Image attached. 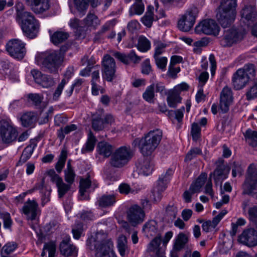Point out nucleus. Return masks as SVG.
Here are the masks:
<instances>
[{"mask_svg":"<svg viewBox=\"0 0 257 257\" xmlns=\"http://www.w3.org/2000/svg\"><path fill=\"white\" fill-rule=\"evenodd\" d=\"M83 231V226L81 223H77L72 228V231L73 234V237L75 239H79L81 236V234Z\"/></svg>","mask_w":257,"mask_h":257,"instance_id":"nucleus-61","label":"nucleus"},{"mask_svg":"<svg viewBox=\"0 0 257 257\" xmlns=\"http://www.w3.org/2000/svg\"><path fill=\"white\" fill-rule=\"evenodd\" d=\"M16 20L21 24L22 30L26 36L31 39L37 36L40 24L31 13L17 10Z\"/></svg>","mask_w":257,"mask_h":257,"instance_id":"nucleus-2","label":"nucleus"},{"mask_svg":"<svg viewBox=\"0 0 257 257\" xmlns=\"http://www.w3.org/2000/svg\"><path fill=\"white\" fill-rule=\"evenodd\" d=\"M145 217L144 210L138 205H133L127 212V220L134 226L142 223Z\"/></svg>","mask_w":257,"mask_h":257,"instance_id":"nucleus-15","label":"nucleus"},{"mask_svg":"<svg viewBox=\"0 0 257 257\" xmlns=\"http://www.w3.org/2000/svg\"><path fill=\"white\" fill-rule=\"evenodd\" d=\"M113 55L115 58L124 64H128L131 62L137 64L141 61L142 59L141 57L136 54L135 51L133 50H131L128 54L116 52L114 53Z\"/></svg>","mask_w":257,"mask_h":257,"instance_id":"nucleus-23","label":"nucleus"},{"mask_svg":"<svg viewBox=\"0 0 257 257\" xmlns=\"http://www.w3.org/2000/svg\"><path fill=\"white\" fill-rule=\"evenodd\" d=\"M161 242V236L160 235L158 234L149 244L148 250L150 252L155 253L157 257H166V248L163 245L162 246H160Z\"/></svg>","mask_w":257,"mask_h":257,"instance_id":"nucleus-24","label":"nucleus"},{"mask_svg":"<svg viewBox=\"0 0 257 257\" xmlns=\"http://www.w3.org/2000/svg\"><path fill=\"white\" fill-rule=\"evenodd\" d=\"M156 64L157 67L163 71L166 69L167 64V58L165 57H154Z\"/></svg>","mask_w":257,"mask_h":257,"instance_id":"nucleus-54","label":"nucleus"},{"mask_svg":"<svg viewBox=\"0 0 257 257\" xmlns=\"http://www.w3.org/2000/svg\"><path fill=\"white\" fill-rule=\"evenodd\" d=\"M256 12L254 8L251 6H245L241 11V16L242 19H245L246 20H251L255 17Z\"/></svg>","mask_w":257,"mask_h":257,"instance_id":"nucleus-45","label":"nucleus"},{"mask_svg":"<svg viewBox=\"0 0 257 257\" xmlns=\"http://www.w3.org/2000/svg\"><path fill=\"white\" fill-rule=\"evenodd\" d=\"M167 100L168 105L171 107L174 108L176 107L178 103L181 102V98L178 93L173 90L168 94Z\"/></svg>","mask_w":257,"mask_h":257,"instance_id":"nucleus-46","label":"nucleus"},{"mask_svg":"<svg viewBox=\"0 0 257 257\" xmlns=\"http://www.w3.org/2000/svg\"><path fill=\"white\" fill-rule=\"evenodd\" d=\"M257 183V165L251 164L247 169V176L243 184L244 193L251 194L257 199L256 190Z\"/></svg>","mask_w":257,"mask_h":257,"instance_id":"nucleus-8","label":"nucleus"},{"mask_svg":"<svg viewBox=\"0 0 257 257\" xmlns=\"http://www.w3.org/2000/svg\"><path fill=\"white\" fill-rule=\"evenodd\" d=\"M195 32L197 34L217 35L219 27L213 20H205L199 23L195 27Z\"/></svg>","mask_w":257,"mask_h":257,"instance_id":"nucleus-14","label":"nucleus"},{"mask_svg":"<svg viewBox=\"0 0 257 257\" xmlns=\"http://www.w3.org/2000/svg\"><path fill=\"white\" fill-rule=\"evenodd\" d=\"M50 8L49 0H40L31 9L35 14H42L48 11Z\"/></svg>","mask_w":257,"mask_h":257,"instance_id":"nucleus-35","label":"nucleus"},{"mask_svg":"<svg viewBox=\"0 0 257 257\" xmlns=\"http://www.w3.org/2000/svg\"><path fill=\"white\" fill-rule=\"evenodd\" d=\"M200 132L201 128L198 124L196 122L193 123L191 126V134L194 140L196 141L199 139Z\"/></svg>","mask_w":257,"mask_h":257,"instance_id":"nucleus-53","label":"nucleus"},{"mask_svg":"<svg viewBox=\"0 0 257 257\" xmlns=\"http://www.w3.org/2000/svg\"><path fill=\"white\" fill-rule=\"evenodd\" d=\"M201 153V151L199 148H195L192 149L187 153L185 160L186 161H190L196 157L197 155L200 154Z\"/></svg>","mask_w":257,"mask_h":257,"instance_id":"nucleus-62","label":"nucleus"},{"mask_svg":"<svg viewBox=\"0 0 257 257\" xmlns=\"http://www.w3.org/2000/svg\"><path fill=\"white\" fill-rule=\"evenodd\" d=\"M133 155V152L130 147H121L112 154L110 164L114 167L121 168L127 164Z\"/></svg>","mask_w":257,"mask_h":257,"instance_id":"nucleus-6","label":"nucleus"},{"mask_svg":"<svg viewBox=\"0 0 257 257\" xmlns=\"http://www.w3.org/2000/svg\"><path fill=\"white\" fill-rule=\"evenodd\" d=\"M96 142V139L92 133L90 132L88 135L87 140L81 149V152L83 154L91 152L93 150Z\"/></svg>","mask_w":257,"mask_h":257,"instance_id":"nucleus-37","label":"nucleus"},{"mask_svg":"<svg viewBox=\"0 0 257 257\" xmlns=\"http://www.w3.org/2000/svg\"><path fill=\"white\" fill-rule=\"evenodd\" d=\"M76 174L71 166V162L69 160L67 163V167L64 170V179L65 181L69 184L72 185L75 180Z\"/></svg>","mask_w":257,"mask_h":257,"instance_id":"nucleus-38","label":"nucleus"},{"mask_svg":"<svg viewBox=\"0 0 257 257\" xmlns=\"http://www.w3.org/2000/svg\"><path fill=\"white\" fill-rule=\"evenodd\" d=\"M249 218L257 228V206H255L249 208L248 211Z\"/></svg>","mask_w":257,"mask_h":257,"instance_id":"nucleus-55","label":"nucleus"},{"mask_svg":"<svg viewBox=\"0 0 257 257\" xmlns=\"http://www.w3.org/2000/svg\"><path fill=\"white\" fill-rule=\"evenodd\" d=\"M238 241L249 247L257 245V231L254 228L244 229L238 236Z\"/></svg>","mask_w":257,"mask_h":257,"instance_id":"nucleus-18","label":"nucleus"},{"mask_svg":"<svg viewBox=\"0 0 257 257\" xmlns=\"http://www.w3.org/2000/svg\"><path fill=\"white\" fill-rule=\"evenodd\" d=\"M216 168L213 173L210 174V177L213 175V178L216 184L219 183L221 186L222 181L225 179L230 171V168L224 164L222 159H219L216 162Z\"/></svg>","mask_w":257,"mask_h":257,"instance_id":"nucleus-16","label":"nucleus"},{"mask_svg":"<svg viewBox=\"0 0 257 257\" xmlns=\"http://www.w3.org/2000/svg\"><path fill=\"white\" fill-rule=\"evenodd\" d=\"M243 72V74L248 77L249 80L252 79L255 76V68L254 65L247 64L242 68L238 69Z\"/></svg>","mask_w":257,"mask_h":257,"instance_id":"nucleus-47","label":"nucleus"},{"mask_svg":"<svg viewBox=\"0 0 257 257\" xmlns=\"http://www.w3.org/2000/svg\"><path fill=\"white\" fill-rule=\"evenodd\" d=\"M165 91V87L161 82L153 83L148 86L143 94V99L149 103H153L155 96V92L161 94Z\"/></svg>","mask_w":257,"mask_h":257,"instance_id":"nucleus-19","label":"nucleus"},{"mask_svg":"<svg viewBox=\"0 0 257 257\" xmlns=\"http://www.w3.org/2000/svg\"><path fill=\"white\" fill-rule=\"evenodd\" d=\"M143 231L147 236H153L158 234L157 223L153 220L148 221L143 226Z\"/></svg>","mask_w":257,"mask_h":257,"instance_id":"nucleus-29","label":"nucleus"},{"mask_svg":"<svg viewBox=\"0 0 257 257\" xmlns=\"http://www.w3.org/2000/svg\"><path fill=\"white\" fill-rule=\"evenodd\" d=\"M165 47L166 45L161 42L156 43L154 57H160V55L164 52Z\"/></svg>","mask_w":257,"mask_h":257,"instance_id":"nucleus-64","label":"nucleus"},{"mask_svg":"<svg viewBox=\"0 0 257 257\" xmlns=\"http://www.w3.org/2000/svg\"><path fill=\"white\" fill-rule=\"evenodd\" d=\"M85 26L96 28L100 24V21L97 17L93 14L88 13L83 20Z\"/></svg>","mask_w":257,"mask_h":257,"instance_id":"nucleus-44","label":"nucleus"},{"mask_svg":"<svg viewBox=\"0 0 257 257\" xmlns=\"http://www.w3.org/2000/svg\"><path fill=\"white\" fill-rule=\"evenodd\" d=\"M245 34L242 27H232L224 31L220 41L221 45L224 47L230 46L233 44L241 41Z\"/></svg>","mask_w":257,"mask_h":257,"instance_id":"nucleus-7","label":"nucleus"},{"mask_svg":"<svg viewBox=\"0 0 257 257\" xmlns=\"http://www.w3.org/2000/svg\"><path fill=\"white\" fill-rule=\"evenodd\" d=\"M243 172V168L241 164L238 162H234L233 163L232 175L235 177L237 175H241Z\"/></svg>","mask_w":257,"mask_h":257,"instance_id":"nucleus-59","label":"nucleus"},{"mask_svg":"<svg viewBox=\"0 0 257 257\" xmlns=\"http://www.w3.org/2000/svg\"><path fill=\"white\" fill-rule=\"evenodd\" d=\"M245 141L252 147L257 146V132L248 129L243 134Z\"/></svg>","mask_w":257,"mask_h":257,"instance_id":"nucleus-41","label":"nucleus"},{"mask_svg":"<svg viewBox=\"0 0 257 257\" xmlns=\"http://www.w3.org/2000/svg\"><path fill=\"white\" fill-rule=\"evenodd\" d=\"M198 13V10L196 7L188 9L178 22L179 29L183 32L190 31L195 24Z\"/></svg>","mask_w":257,"mask_h":257,"instance_id":"nucleus-9","label":"nucleus"},{"mask_svg":"<svg viewBox=\"0 0 257 257\" xmlns=\"http://www.w3.org/2000/svg\"><path fill=\"white\" fill-rule=\"evenodd\" d=\"M44 249L48 251L49 257H54L56 251V245L52 242L45 243L44 246Z\"/></svg>","mask_w":257,"mask_h":257,"instance_id":"nucleus-58","label":"nucleus"},{"mask_svg":"<svg viewBox=\"0 0 257 257\" xmlns=\"http://www.w3.org/2000/svg\"><path fill=\"white\" fill-rule=\"evenodd\" d=\"M29 100L35 105H39L43 99V96L37 93H31L28 95Z\"/></svg>","mask_w":257,"mask_h":257,"instance_id":"nucleus-57","label":"nucleus"},{"mask_svg":"<svg viewBox=\"0 0 257 257\" xmlns=\"http://www.w3.org/2000/svg\"><path fill=\"white\" fill-rule=\"evenodd\" d=\"M31 73L35 81L43 87L48 88L54 84V81L53 78L42 73L41 72L38 70H32Z\"/></svg>","mask_w":257,"mask_h":257,"instance_id":"nucleus-22","label":"nucleus"},{"mask_svg":"<svg viewBox=\"0 0 257 257\" xmlns=\"http://www.w3.org/2000/svg\"><path fill=\"white\" fill-rule=\"evenodd\" d=\"M68 33L65 32L57 31L51 36V40L54 44L57 45L65 41L68 39Z\"/></svg>","mask_w":257,"mask_h":257,"instance_id":"nucleus-42","label":"nucleus"},{"mask_svg":"<svg viewBox=\"0 0 257 257\" xmlns=\"http://www.w3.org/2000/svg\"><path fill=\"white\" fill-rule=\"evenodd\" d=\"M20 119L22 125L24 127L32 126L37 119V116L33 112H26L24 113L20 117Z\"/></svg>","mask_w":257,"mask_h":257,"instance_id":"nucleus-28","label":"nucleus"},{"mask_svg":"<svg viewBox=\"0 0 257 257\" xmlns=\"http://www.w3.org/2000/svg\"><path fill=\"white\" fill-rule=\"evenodd\" d=\"M70 238L69 236H65L59 245V249L61 253L64 256H76L77 251L76 247L70 243Z\"/></svg>","mask_w":257,"mask_h":257,"instance_id":"nucleus-25","label":"nucleus"},{"mask_svg":"<svg viewBox=\"0 0 257 257\" xmlns=\"http://www.w3.org/2000/svg\"><path fill=\"white\" fill-rule=\"evenodd\" d=\"M37 145V140L32 139L30 140V144L23 151L20 158V161L23 162L28 160L32 155L35 148Z\"/></svg>","mask_w":257,"mask_h":257,"instance_id":"nucleus-32","label":"nucleus"},{"mask_svg":"<svg viewBox=\"0 0 257 257\" xmlns=\"http://www.w3.org/2000/svg\"><path fill=\"white\" fill-rule=\"evenodd\" d=\"M18 247V244L15 242H9L6 244L1 250V254L8 255L13 253Z\"/></svg>","mask_w":257,"mask_h":257,"instance_id":"nucleus-49","label":"nucleus"},{"mask_svg":"<svg viewBox=\"0 0 257 257\" xmlns=\"http://www.w3.org/2000/svg\"><path fill=\"white\" fill-rule=\"evenodd\" d=\"M117 248L121 256H125L128 253L126 237L123 235H120L117 240Z\"/></svg>","mask_w":257,"mask_h":257,"instance_id":"nucleus-36","label":"nucleus"},{"mask_svg":"<svg viewBox=\"0 0 257 257\" xmlns=\"http://www.w3.org/2000/svg\"><path fill=\"white\" fill-rule=\"evenodd\" d=\"M102 72L103 79L111 82L115 78L116 63L110 55H105L102 61Z\"/></svg>","mask_w":257,"mask_h":257,"instance_id":"nucleus-11","label":"nucleus"},{"mask_svg":"<svg viewBox=\"0 0 257 257\" xmlns=\"http://www.w3.org/2000/svg\"><path fill=\"white\" fill-rule=\"evenodd\" d=\"M154 8L152 6H148L145 15L141 18L142 23L148 28H150L154 21Z\"/></svg>","mask_w":257,"mask_h":257,"instance_id":"nucleus-31","label":"nucleus"},{"mask_svg":"<svg viewBox=\"0 0 257 257\" xmlns=\"http://www.w3.org/2000/svg\"><path fill=\"white\" fill-rule=\"evenodd\" d=\"M161 130L156 129L150 131L140 140L139 147L144 156L151 155L156 150L162 138Z\"/></svg>","mask_w":257,"mask_h":257,"instance_id":"nucleus-4","label":"nucleus"},{"mask_svg":"<svg viewBox=\"0 0 257 257\" xmlns=\"http://www.w3.org/2000/svg\"><path fill=\"white\" fill-rule=\"evenodd\" d=\"M188 241L187 236L184 233H180L176 239L173 247L174 249L177 251L181 250L184 248Z\"/></svg>","mask_w":257,"mask_h":257,"instance_id":"nucleus-40","label":"nucleus"},{"mask_svg":"<svg viewBox=\"0 0 257 257\" xmlns=\"http://www.w3.org/2000/svg\"><path fill=\"white\" fill-rule=\"evenodd\" d=\"M119 191L121 194H128L129 193H135V191L132 190L129 185L126 183L120 184L118 187Z\"/></svg>","mask_w":257,"mask_h":257,"instance_id":"nucleus-63","label":"nucleus"},{"mask_svg":"<svg viewBox=\"0 0 257 257\" xmlns=\"http://www.w3.org/2000/svg\"><path fill=\"white\" fill-rule=\"evenodd\" d=\"M66 83L67 81L66 79H63L61 81V83L58 85L53 94L52 99L53 100L57 101L59 99Z\"/></svg>","mask_w":257,"mask_h":257,"instance_id":"nucleus-52","label":"nucleus"},{"mask_svg":"<svg viewBox=\"0 0 257 257\" xmlns=\"http://www.w3.org/2000/svg\"><path fill=\"white\" fill-rule=\"evenodd\" d=\"M0 134L4 143H10L16 140L18 134L8 121L2 119L0 120Z\"/></svg>","mask_w":257,"mask_h":257,"instance_id":"nucleus-13","label":"nucleus"},{"mask_svg":"<svg viewBox=\"0 0 257 257\" xmlns=\"http://www.w3.org/2000/svg\"><path fill=\"white\" fill-rule=\"evenodd\" d=\"M48 174L51 177V180L56 184L59 197H62L70 190L72 185L65 183L62 179L56 174L53 170H50Z\"/></svg>","mask_w":257,"mask_h":257,"instance_id":"nucleus-21","label":"nucleus"},{"mask_svg":"<svg viewBox=\"0 0 257 257\" xmlns=\"http://www.w3.org/2000/svg\"><path fill=\"white\" fill-rule=\"evenodd\" d=\"M92 126L93 129L96 131H101L105 127L103 118L96 117L92 120Z\"/></svg>","mask_w":257,"mask_h":257,"instance_id":"nucleus-51","label":"nucleus"},{"mask_svg":"<svg viewBox=\"0 0 257 257\" xmlns=\"http://www.w3.org/2000/svg\"><path fill=\"white\" fill-rule=\"evenodd\" d=\"M96 149L99 155L106 158L111 155L113 151L112 146L106 142H100L98 143Z\"/></svg>","mask_w":257,"mask_h":257,"instance_id":"nucleus-30","label":"nucleus"},{"mask_svg":"<svg viewBox=\"0 0 257 257\" xmlns=\"http://www.w3.org/2000/svg\"><path fill=\"white\" fill-rule=\"evenodd\" d=\"M22 210L28 220H35L39 213L38 204L35 200L28 199L25 203Z\"/></svg>","mask_w":257,"mask_h":257,"instance_id":"nucleus-20","label":"nucleus"},{"mask_svg":"<svg viewBox=\"0 0 257 257\" xmlns=\"http://www.w3.org/2000/svg\"><path fill=\"white\" fill-rule=\"evenodd\" d=\"M91 181L89 177L85 179L81 178L80 180L79 192L81 196L84 195L86 190L89 188Z\"/></svg>","mask_w":257,"mask_h":257,"instance_id":"nucleus-50","label":"nucleus"},{"mask_svg":"<svg viewBox=\"0 0 257 257\" xmlns=\"http://www.w3.org/2000/svg\"><path fill=\"white\" fill-rule=\"evenodd\" d=\"M207 174L201 173L196 180L193 182L190 187V190L192 193H197L200 191V189L204 185L207 179Z\"/></svg>","mask_w":257,"mask_h":257,"instance_id":"nucleus-33","label":"nucleus"},{"mask_svg":"<svg viewBox=\"0 0 257 257\" xmlns=\"http://www.w3.org/2000/svg\"><path fill=\"white\" fill-rule=\"evenodd\" d=\"M172 174V171L168 170L165 174H162L159 178L157 186L153 189L151 198L154 202L159 201L162 198V192L166 188L170 176Z\"/></svg>","mask_w":257,"mask_h":257,"instance_id":"nucleus-12","label":"nucleus"},{"mask_svg":"<svg viewBox=\"0 0 257 257\" xmlns=\"http://www.w3.org/2000/svg\"><path fill=\"white\" fill-rule=\"evenodd\" d=\"M145 10V5L143 0H135L134 4L130 7L129 15L133 16L135 15H141Z\"/></svg>","mask_w":257,"mask_h":257,"instance_id":"nucleus-34","label":"nucleus"},{"mask_svg":"<svg viewBox=\"0 0 257 257\" xmlns=\"http://www.w3.org/2000/svg\"><path fill=\"white\" fill-rule=\"evenodd\" d=\"M115 201L114 195H104L98 200V205L101 207H107L113 205Z\"/></svg>","mask_w":257,"mask_h":257,"instance_id":"nucleus-39","label":"nucleus"},{"mask_svg":"<svg viewBox=\"0 0 257 257\" xmlns=\"http://www.w3.org/2000/svg\"><path fill=\"white\" fill-rule=\"evenodd\" d=\"M166 213L169 216L171 219H174L176 218L178 209L177 207L174 204L169 205L166 208Z\"/></svg>","mask_w":257,"mask_h":257,"instance_id":"nucleus-56","label":"nucleus"},{"mask_svg":"<svg viewBox=\"0 0 257 257\" xmlns=\"http://www.w3.org/2000/svg\"><path fill=\"white\" fill-rule=\"evenodd\" d=\"M233 100L231 89L224 87L220 92L219 110L222 113L227 112Z\"/></svg>","mask_w":257,"mask_h":257,"instance_id":"nucleus-17","label":"nucleus"},{"mask_svg":"<svg viewBox=\"0 0 257 257\" xmlns=\"http://www.w3.org/2000/svg\"><path fill=\"white\" fill-rule=\"evenodd\" d=\"M151 43L145 37L141 36L139 38L138 43V49L140 51L146 52L150 49Z\"/></svg>","mask_w":257,"mask_h":257,"instance_id":"nucleus-48","label":"nucleus"},{"mask_svg":"<svg viewBox=\"0 0 257 257\" xmlns=\"http://www.w3.org/2000/svg\"><path fill=\"white\" fill-rule=\"evenodd\" d=\"M137 171L139 174L148 176L153 171L152 164L148 159H141L136 164Z\"/></svg>","mask_w":257,"mask_h":257,"instance_id":"nucleus-26","label":"nucleus"},{"mask_svg":"<svg viewBox=\"0 0 257 257\" xmlns=\"http://www.w3.org/2000/svg\"><path fill=\"white\" fill-rule=\"evenodd\" d=\"M248 77L243 74V72L238 70L233 75L232 83L235 89L240 90L243 88L249 82Z\"/></svg>","mask_w":257,"mask_h":257,"instance_id":"nucleus-27","label":"nucleus"},{"mask_svg":"<svg viewBox=\"0 0 257 257\" xmlns=\"http://www.w3.org/2000/svg\"><path fill=\"white\" fill-rule=\"evenodd\" d=\"M26 44L19 39H13L8 41L6 50L9 54L15 59L22 60L26 53Z\"/></svg>","mask_w":257,"mask_h":257,"instance_id":"nucleus-10","label":"nucleus"},{"mask_svg":"<svg viewBox=\"0 0 257 257\" xmlns=\"http://www.w3.org/2000/svg\"><path fill=\"white\" fill-rule=\"evenodd\" d=\"M107 234L97 232L87 240V246L90 250H95L96 257H116L112 249L113 244L106 239Z\"/></svg>","mask_w":257,"mask_h":257,"instance_id":"nucleus-1","label":"nucleus"},{"mask_svg":"<svg viewBox=\"0 0 257 257\" xmlns=\"http://www.w3.org/2000/svg\"><path fill=\"white\" fill-rule=\"evenodd\" d=\"M73 2L75 9L83 16L88 7V0H73Z\"/></svg>","mask_w":257,"mask_h":257,"instance_id":"nucleus-43","label":"nucleus"},{"mask_svg":"<svg viewBox=\"0 0 257 257\" xmlns=\"http://www.w3.org/2000/svg\"><path fill=\"white\" fill-rule=\"evenodd\" d=\"M246 96L248 100L257 97V86L255 84L248 89Z\"/></svg>","mask_w":257,"mask_h":257,"instance_id":"nucleus-60","label":"nucleus"},{"mask_svg":"<svg viewBox=\"0 0 257 257\" xmlns=\"http://www.w3.org/2000/svg\"><path fill=\"white\" fill-rule=\"evenodd\" d=\"M236 0H221L216 14V18L223 28L230 26L236 16Z\"/></svg>","mask_w":257,"mask_h":257,"instance_id":"nucleus-3","label":"nucleus"},{"mask_svg":"<svg viewBox=\"0 0 257 257\" xmlns=\"http://www.w3.org/2000/svg\"><path fill=\"white\" fill-rule=\"evenodd\" d=\"M63 59L64 55L60 51L55 50L42 53L36 57L37 62L41 63L43 66L51 73L57 72Z\"/></svg>","mask_w":257,"mask_h":257,"instance_id":"nucleus-5","label":"nucleus"}]
</instances>
